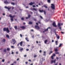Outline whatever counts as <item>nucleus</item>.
Wrapping results in <instances>:
<instances>
[{
	"mask_svg": "<svg viewBox=\"0 0 65 65\" xmlns=\"http://www.w3.org/2000/svg\"><path fill=\"white\" fill-rule=\"evenodd\" d=\"M3 30L4 31H6V32L7 33H9V32H10L9 30L8 29V27L7 28L5 27L4 28Z\"/></svg>",
	"mask_w": 65,
	"mask_h": 65,
	"instance_id": "obj_1",
	"label": "nucleus"
},
{
	"mask_svg": "<svg viewBox=\"0 0 65 65\" xmlns=\"http://www.w3.org/2000/svg\"><path fill=\"white\" fill-rule=\"evenodd\" d=\"M8 17H10V18H11V22H13V19L12 18H14V17H15V16L13 15V16H12L11 15H10Z\"/></svg>",
	"mask_w": 65,
	"mask_h": 65,
	"instance_id": "obj_2",
	"label": "nucleus"
},
{
	"mask_svg": "<svg viewBox=\"0 0 65 65\" xmlns=\"http://www.w3.org/2000/svg\"><path fill=\"white\" fill-rule=\"evenodd\" d=\"M12 42H13V44H14L16 42H17V41L15 40V39H12Z\"/></svg>",
	"mask_w": 65,
	"mask_h": 65,
	"instance_id": "obj_3",
	"label": "nucleus"
},
{
	"mask_svg": "<svg viewBox=\"0 0 65 65\" xmlns=\"http://www.w3.org/2000/svg\"><path fill=\"white\" fill-rule=\"evenodd\" d=\"M51 7L52 9H55V5L54 4H51Z\"/></svg>",
	"mask_w": 65,
	"mask_h": 65,
	"instance_id": "obj_4",
	"label": "nucleus"
},
{
	"mask_svg": "<svg viewBox=\"0 0 65 65\" xmlns=\"http://www.w3.org/2000/svg\"><path fill=\"white\" fill-rule=\"evenodd\" d=\"M39 11H40V12H41V13L43 12H44V14L45 15L46 14V13L45 12V10L43 11V10H39Z\"/></svg>",
	"mask_w": 65,
	"mask_h": 65,
	"instance_id": "obj_5",
	"label": "nucleus"
},
{
	"mask_svg": "<svg viewBox=\"0 0 65 65\" xmlns=\"http://www.w3.org/2000/svg\"><path fill=\"white\" fill-rule=\"evenodd\" d=\"M35 27L36 29L37 30H39V29H40V27L39 26H38L37 25H35Z\"/></svg>",
	"mask_w": 65,
	"mask_h": 65,
	"instance_id": "obj_6",
	"label": "nucleus"
},
{
	"mask_svg": "<svg viewBox=\"0 0 65 65\" xmlns=\"http://www.w3.org/2000/svg\"><path fill=\"white\" fill-rule=\"evenodd\" d=\"M56 59H55L54 60H52L51 61V64H52L53 63H56Z\"/></svg>",
	"mask_w": 65,
	"mask_h": 65,
	"instance_id": "obj_7",
	"label": "nucleus"
},
{
	"mask_svg": "<svg viewBox=\"0 0 65 65\" xmlns=\"http://www.w3.org/2000/svg\"><path fill=\"white\" fill-rule=\"evenodd\" d=\"M52 25L53 27H57V25H56V23L55 22H53L52 24Z\"/></svg>",
	"mask_w": 65,
	"mask_h": 65,
	"instance_id": "obj_8",
	"label": "nucleus"
},
{
	"mask_svg": "<svg viewBox=\"0 0 65 65\" xmlns=\"http://www.w3.org/2000/svg\"><path fill=\"white\" fill-rule=\"evenodd\" d=\"M55 35L56 36V38L58 39H59V38H60V36H59L58 34H55Z\"/></svg>",
	"mask_w": 65,
	"mask_h": 65,
	"instance_id": "obj_9",
	"label": "nucleus"
},
{
	"mask_svg": "<svg viewBox=\"0 0 65 65\" xmlns=\"http://www.w3.org/2000/svg\"><path fill=\"white\" fill-rule=\"evenodd\" d=\"M35 3V2L32 3V2H31L30 3H29V4L30 5H32V4H34Z\"/></svg>",
	"mask_w": 65,
	"mask_h": 65,
	"instance_id": "obj_10",
	"label": "nucleus"
},
{
	"mask_svg": "<svg viewBox=\"0 0 65 65\" xmlns=\"http://www.w3.org/2000/svg\"><path fill=\"white\" fill-rule=\"evenodd\" d=\"M63 45V44L62 43H60L59 44V47H61Z\"/></svg>",
	"mask_w": 65,
	"mask_h": 65,
	"instance_id": "obj_11",
	"label": "nucleus"
},
{
	"mask_svg": "<svg viewBox=\"0 0 65 65\" xmlns=\"http://www.w3.org/2000/svg\"><path fill=\"white\" fill-rule=\"evenodd\" d=\"M20 28H21L22 29H25V27L24 26H21L20 27Z\"/></svg>",
	"mask_w": 65,
	"mask_h": 65,
	"instance_id": "obj_12",
	"label": "nucleus"
},
{
	"mask_svg": "<svg viewBox=\"0 0 65 65\" xmlns=\"http://www.w3.org/2000/svg\"><path fill=\"white\" fill-rule=\"evenodd\" d=\"M6 37L7 38H9V36L8 35H7L6 36Z\"/></svg>",
	"mask_w": 65,
	"mask_h": 65,
	"instance_id": "obj_13",
	"label": "nucleus"
},
{
	"mask_svg": "<svg viewBox=\"0 0 65 65\" xmlns=\"http://www.w3.org/2000/svg\"><path fill=\"white\" fill-rule=\"evenodd\" d=\"M19 44H20V45L21 46H22V45L23 44V41H21L20 43Z\"/></svg>",
	"mask_w": 65,
	"mask_h": 65,
	"instance_id": "obj_14",
	"label": "nucleus"
},
{
	"mask_svg": "<svg viewBox=\"0 0 65 65\" xmlns=\"http://www.w3.org/2000/svg\"><path fill=\"white\" fill-rule=\"evenodd\" d=\"M43 53L44 54H43V55L45 56L46 55V52H45V51H44L43 52Z\"/></svg>",
	"mask_w": 65,
	"mask_h": 65,
	"instance_id": "obj_15",
	"label": "nucleus"
},
{
	"mask_svg": "<svg viewBox=\"0 0 65 65\" xmlns=\"http://www.w3.org/2000/svg\"><path fill=\"white\" fill-rule=\"evenodd\" d=\"M4 3H5V4H8V2L7 1H5L4 2Z\"/></svg>",
	"mask_w": 65,
	"mask_h": 65,
	"instance_id": "obj_16",
	"label": "nucleus"
},
{
	"mask_svg": "<svg viewBox=\"0 0 65 65\" xmlns=\"http://www.w3.org/2000/svg\"><path fill=\"white\" fill-rule=\"evenodd\" d=\"M57 26L58 27H61V24L60 23H58L57 24Z\"/></svg>",
	"mask_w": 65,
	"mask_h": 65,
	"instance_id": "obj_17",
	"label": "nucleus"
},
{
	"mask_svg": "<svg viewBox=\"0 0 65 65\" xmlns=\"http://www.w3.org/2000/svg\"><path fill=\"white\" fill-rule=\"evenodd\" d=\"M55 42L56 43V44H55L56 45H58V41H55Z\"/></svg>",
	"mask_w": 65,
	"mask_h": 65,
	"instance_id": "obj_18",
	"label": "nucleus"
},
{
	"mask_svg": "<svg viewBox=\"0 0 65 65\" xmlns=\"http://www.w3.org/2000/svg\"><path fill=\"white\" fill-rule=\"evenodd\" d=\"M28 24H29V25H32V22L30 21L29 22Z\"/></svg>",
	"mask_w": 65,
	"mask_h": 65,
	"instance_id": "obj_19",
	"label": "nucleus"
},
{
	"mask_svg": "<svg viewBox=\"0 0 65 65\" xmlns=\"http://www.w3.org/2000/svg\"><path fill=\"white\" fill-rule=\"evenodd\" d=\"M48 31V28H47L45 30L43 31V33H44V32H45V31Z\"/></svg>",
	"mask_w": 65,
	"mask_h": 65,
	"instance_id": "obj_20",
	"label": "nucleus"
},
{
	"mask_svg": "<svg viewBox=\"0 0 65 65\" xmlns=\"http://www.w3.org/2000/svg\"><path fill=\"white\" fill-rule=\"evenodd\" d=\"M23 48H20V51L21 52H22V51H23Z\"/></svg>",
	"mask_w": 65,
	"mask_h": 65,
	"instance_id": "obj_21",
	"label": "nucleus"
},
{
	"mask_svg": "<svg viewBox=\"0 0 65 65\" xmlns=\"http://www.w3.org/2000/svg\"><path fill=\"white\" fill-rule=\"evenodd\" d=\"M47 42V40H46L44 41V42L45 44H46V42Z\"/></svg>",
	"mask_w": 65,
	"mask_h": 65,
	"instance_id": "obj_22",
	"label": "nucleus"
},
{
	"mask_svg": "<svg viewBox=\"0 0 65 65\" xmlns=\"http://www.w3.org/2000/svg\"><path fill=\"white\" fill-rule=\"evenodd\" d=\"M25 39L27 40V41L28 42L29 41V40H28V38H26Z\"/></svg>",
	"mask_w": 65,
	"mask_h": 65,
	"instance_id": "obj_23",
	"label": "nucleus"
},
{
	"mask_svg": "<svg viewBox=\"0 0 65 65\" xmlns=\"http://www.w3.org/2000/svg\"><path fill=\"white\" fill-rule=\"evenodd\" d=\"M14 28H15V30H17V29L18 28H17V26H15L14 27Z\"/></svg>",
	"mask_w": 65,
	"mask_h": 65,
	"instance_id": "obj_24",
	"label": "nucleus"
},
{
	"mask_svg": "<svg viewBox=\"0 0 65 65\" xmlns=\"http://www.w3.org/2000/svg\"><path fill=\"white\" fill-rule=\"evenodd\" d=\"M52 53H53V52L52 51H51L50 52L49 54V55H51V54H52Z\"/></svg>",
	"mask_w": 65,
	"mask_h": 65,
	"instance_id": "obj_25",
	"label": "nucleus"
},
{
	"mask_svg": "<svg viewBox=\"0 0 65 65\" xmlns=\"http://www.w3.org/2000/svg\"><path fill=\"white\" fill-rule=\"evenodd\" d=\"M31 9V10L32 9V10H35L36 11V9L35 8H34L33 9L32 8V9Z\"/></svg>",
	"mask_w": 65,
	"mask_h": 65,
	"instance_id": "obj_26",
	"label": "nucleus"
},
{
	"mask_svg": "<svg viewBox=\"0 0 65 65\" xmlns=\"http://www.w3.org/2000/svg\"><path fill=\"white\" fill-rule=\"evenodd\" d=\"M4 52H6V48H5L4 49V51H3Z\"/></svg>",
	"mask_w": 65,
	"mask_h": 65,
	"instance_id": "obj_27",
	"label": "nucleus"
},
{
	"mask_svg": "<svg viewBox=\"0 0 65 65\" xmlns=\"http://www.w3.org/2000/svg\"><path fill=\"white\" fill-rule=\"evenodd\" d=\"M55 54H58V55H59V52H56L55 53Z\"/></svg>",
	"mask_w": 65,
	"mask_h": 65,
	"instance_id": "obj_28",
	"label": "nucleus"
},
{
	"mask_svg": "<svg viewBox=\"0 0 65 65\" xmlns=\"http://www.w3.org/2000/svg\"><path fill=\"white\" fill-rule=\"evenodd\" d=\"M51 58L52 59V60H53V59H54V56H52L51 57Z\"/></svg>",
	"mask_w": 65,
	"mask_h": 65,
	"instance_id": "obj_29",
	"label": "nucleus"
},
{
	"mask_svg": "<svg viewBox=\"0 0 65 65\" xmlns=\"http://www.w3.org/2000/svg\"><path fill=\"white\" fill-rule=\"evenodd\" d=\"M59 29H60V31H61L62 30V28L61 27V26L59 27Z\"/></svg>",
	"mask_w": 65,
	"mask_h": 65,
	"instance_id": "obj_30",
	"label": "nucleus"
},
{
	"mask_svg": "<svg viewBox=\"0 0 65 65\" xmlns=\"http://www.w3.org/2000/svg\"><path fill=\"white\" fill-rule=\"evenodd\" d=\"M43 6L44 7H45V8H47V7L45 5H44Z\"/></svg>",
	"mask_w": 65,
	"mask_h": 65,
	"instance_id": "obj_31",
	"label": "nucleus"
},
{
	"mask_svg": "<svg viewBox=\"0 0 65 65\" xmlns=\"http://www.w3.org/2000/svg\"><path fill=\"white\" fill-rule=\"evenodd\" d=\"M8 10H10V9H11V7H10L9 8L8 7V9H7Z\"/></svg>",
	"mask_w": 65,
	"mask_h": 65,
	"instance_id": "obj_32",
	"label": "nucleus"
},
{
	"mask_svg": "<svg viewBox=\"0 0 65 65\" xmlns=\"http://www.w3.org/2000/svg\"><path fill=\"white\" fill-rule=\"evenodd\" d=\"M47 2L48 3H51V0H47Z\"/></svg>",
	"mask_w": 65,
	"mask_h": 65,
	"instance_id": "obj_33",
	"label": "nucleus"
},
{
	"mask_svg": "<svg viewBox=\"0 0 65 65\" xmlns=\"http://www.w3.org/2000/svg\"><path fill=\"white\" fill-rule=\"evenodd\" d=\"M52 56L53 57H55V56H56V55H55L54 53H53Z\"/></svg>",
	"mask_w": 65,
	"mask_h": 65,
	"instance_id": "obj_34",
	"label": "nucleus"
},
{
	"mask_svg": "<svg viewBox=\"0 0 65 65\" xmlns=\"http://www.w3.org/2000/svg\"><path fill=\"white\" fill-rule=\"evenodd\" d=\"M7 51H10V49L8 48H7Z\"/></svg>",
	"mask_w": 65,
	"mask_h": 65,
	"instance_id": "obj_35",
	"label": "nucleus"
},
{
	"mask_svg": "<svg viewBox=\"0 0 65 65\" xmlns=\"http://www.w3.org/2000/svg\"><path fill=\"white\" fill-rule=\"evenodd\" d=\"M30 17H31V15H28V18H30Z\"/></svg>",
	"mask_w": 65,
	"mask_h": 65,
	"instance_id": "obj_36",
	"label": "nucleus"
},
{
	"mask_svg": "<svg viewBox=\"0 0 65 65\" xmlns=\"http://www.w3.org/2000/svg\"><path fill=\"white\" fill-rule=\"evenodd\" d=\"M3 42H5V39H3Z\"/></svg>",
	"mask_w": 65,
	"mask_h": 65,
	"instance_id": "obj_37",
	"label": "nucleus"
},
{
	"mask_svg": "<svg viewBox=\"0 0 65 65\" xmlns=\"http://www.w3.org/2000/svg\"><path fill=\"white\" fill-rule=\"evenodd\" d=\"M11 4H12V5H14L15 4H14V3H11Z\"/></svg>",
	"mask_w": 65,
	"mask_h": 65,
	"instance_id": "obj_38",
	"label": "nucleus"
},
{
	"mask_svg": "<svg viewBox=\"0 0 65 65\" xmlns=\"http://www.w3.org/2000/svg\"><path fill=\"white\" fill-rule=\"evenodd\" d=\"M55 51V52H58V50H57V49H55L54 50Z\"/></svg>",
	"mask_w": 65,
	"mask_h": 65,
	"instance_id": "obj_39",
	"label": "nucleus"
},
{
	"mask_svg": "<svg viewBox=\"0 0 65 65\" xmlns=\"http://www.w3.org/2000/svg\"><path fill=\"white\" fill-rule=\"evenodd\" d=\"M37 55H35L34 56V58H36V57H37Z\"/></svg>",
	"mask_w": 65,
	"mask_h": 65,
	"instance_id": "obj_40",
	"label": "nucleus"
},
{
	"mask_svg": "<svg viewBox=\"0 0 65 65\" xmlns=\"http://www.w3.org/2000/svg\"><path fill=\"white\" fill-rule=\"evenodd\" d=\"M21 20H24V18H21Z\"/></svg>",
	"mask_w": 65,
	"mask_h": 65,
	"instance_id": "obj_41",
	"label": "nucleus"
},
{
	"mask_svg": "<svg viewBox=\"0 0 65 65\" xmlns=\"http://www.w3.org/2000/svg\"><path fill=\"white\" fill-rule=\"evenodd\" d=\"M5 61V60L4 59H3L2 60V62H4V61Z\"/></svg>",
	"mask_w": 65,
	"mask_h": 65,
	"instance_id": "obj_42",
	"label": "nucleus"
},
{
	"mask_svg": "<svg viewBox=\"0 0 65 65\" xmlns=\"http://www.w3.org/2000/svg\"><path fill=\"white\" fill-rule=\"evenodd\" d=\"M17 63V62L16 61H14L13 62V63H14V64H15Z\"/></svg>",
	"mask_w": 65,
	"mask_h": 65,
	"instance_id": "obj_43",
	"label": "nucleus"
},
{
	"mask_svg": "<svg viewBox=\"0 0 65 65\" xmlns=\"http://www.w3.org/2000/svg\"><path fill=\"white\" fill-rule=\"evenodd\" d=\"M5 8H6V9H7L8 8V7H7L6 6H5Z\"/></svg>",
	"mask_w": 65,
	"mask_h": 65,
	"instance_id": "obj_44",
	"label": "nucleus"
},
{
	"mask_svg": "<svg viewBox=\"0 0 65 65\" xmlns=\"http://www.w3.org/2000/svg\"><path fill=\"white\" fill-rule=\"evenodd\" d=\"M40 18H41V19H43L42 18V17H41V16H40Z\"/></svg>",
	"mask_w": 65,
	"mask_h": 65,
	"instance_id": "obj_45",
	"label": "nucleus"
},
{
	"mask_svg": "<svg viewBox=\"0 0 65 65\" xmlns=\"http://www.w3.org/2000/svg\"><path fill=\"white\" fill-rule=\"evenodd\" d=\"M11 48H14V46H11Z\"/></svg>",
	"mask_w": 65,
	"mask_h": 65,
	"instance_id": "obj_46",
	"label": "nucleus"
},
{
	"mask_svg": "<svg viewBox=\"0 0 65 65\" xmlns=\"http://www.w3.org/2000/svg\"><path fill=\"white\" fill-rule=\"evenodd\" d=\"M26 51H29V49H26Z\"/></svg>",
	"mask_w": 65,
	"mask_h": 65,
	"instance_id": "obj_47",
	"label": "nucleus"
},
{
	"mask_svg": "<svg viewBox=\"0 0 65 65\" xmlns=\"http://www.w3.org/2000/svg\"><path fill=\"white\" fill-rule=\"evenodd\" d=\"M28 61H29V62H31V60L30 59H29V60H28Z\"/></svg>",
	"mask_w": 65,
	"mask_h": 65,
	"instance_id": "obj_48",
	"label": "nucleus"
},
{
	"mask_svg": "<svg viewBox=\"0 0 65 65\" xmlns=\"http://www.w3.org/2000/svg\"><path fill=\"white\" fill-rule=\"evenodd\" d=\"M34 47V46H32L31 47V48H33Z\"/></svg>",
	"mask_w": 65,
	"mask_h": 65,
	"instance_id": "obj_49",
	"label": "nucleus"
},
{
	"mask_svg": "<svg viewBox=\"0 0 65 65\" xmlns=\"http://www.w3.org/2000/svg\"><path fill=\"white\" fill-rule=\"evenodd\" d=\"M28 62L27 61H26L25 62V63H26V64H28Z\"/></svg>",
	"mask_w": 65,
	"mask_h": 65,
	"instance_id": "obj_50",
	"label": "nucleus"
},
{
	"mask_svg": "<svg viewBox=\"0 0 65 65\" xmlns=\"http://www.w3.org/2000/svg\"><path fill=\"white\" fill-rule=\"evenodd\" d=\"M24 57H27V55H24Z\"/></svg>",
	"mask_w": 65,
	"mask_h": 65,
	"instance_id": "obj_51",
	"label": "nucleus"
},
{
	"mask_svg": "<svg viewBox=\"0 0 65 65\" xmlns=\"http://www.w3.org/2000/svg\"><path fill=\"white\" fill-rule=\"evenodd\" d=\"M61 33L62 34H64V32H61Z\"/></svg>",
	"mask_w": 65,
	"mask_h": 65,
	"instance_id": "obj_52",
	"label": "nucleus"
},
{
	"mask_svg": "<svg viewBox=\"0 0 65 65\" xmlns=\"http://www.w3.org/2000/svg\"><path fill=\"white\" fill-rule=\"evenodd\" d=\"M20 37H22V34H20Z\"/></svg>",
	"mask_w": 65,
	"mask_h": 65,
	"instance_id": "obj_53",
	"label": "nucleus"
},
{
	"mask_svg": "<svg viewBox=\"0 0 65 65\" xmlns=\"http://www.w3.org/2000/svg\"><path fill=\"white\" fill-rule=\"evenodd\" d=\"M14 8V7H12V10H13V9Z\"/></svg>",
	"mask_w": 65,
	"mask_h": 65,
	"instance_id": "obj_54",
	"label": "nucleus"
},
{
	"mask_svg": "<svg viewBox=\"0 0 65 65\" xmlns=\"http://www.w3.org/2000/svg\"><path fill=\"white\" fill-rule=\"evenodd\" d=\"M39 52L41 53V52H42V51H41V50H40L39 51Z\"/></svg>",
	"mask_w": 65,
	"mask_h": 65,
	"instance_id": "obj_55",
	"label": "nucleus"
},
{
	"mask_svg": "<svg viewBox=\"0 0 65 65\" xmlns=\"http://www.w3.org/2000/svg\"><path fill=\"white\" fill-rule=\"evenodd\" d=\"M54 42V41L53 40H52V42Z\"/></svg>",
	"mask_w": 65,
	"mask_h": 65,
	"instance_id": "obj_56",
	"label": "nucleus"
},
{
	"mask_svg": "<svg viewBox=\"0 0 65 65\" xmlns=\"http://www.w3.org/2000/svg\"><path fill=\"white\" fill-rule=\"evenodd\" d=\"M56 59L57 60H58V59H59V58H58V57H57L56 58Z\"/></svg>",
	"mask_w": 65,
	"mask_h": 65,
	"instance_id": "obj_57",
	"label": "nucleus"
},
{
	"mask_svg": "<svg viewBox=\"0 0 65 65\" xmlns=\"http://www.w3.org/2000/svg\"><path fill=\"white\" fill-rule=\"evenodd\" d=\"M34 21H36V19H34Z\"/></svg>",
	"mask_w": 65,
	"mask_h": 65,
	"instance_id": "obj_58",
	"label": "nucleus"
},
{
	"mask_svg": "<svg viewBox=\"0 0 65 65\" xmlns=\"http://www.w3.org/2000/svg\"><path fill=\"white\" fill-rule=\"evenodd\" d=\"M36 24L37 25H38V23H36Z\"/></svg>",
	"mask_w": 65,
	"mask_h": 65,
	"instance_id": "obj_59",
	"label": "nucleus"
},
{
	"mask_svg": "<svg viewBox=\"0 0 65 65\" xmlns=\"http://www.w3.org/2000/svg\"><path fill=\"white\" fill-rule=\"evenodd\" d=\"M26 24V23L25 22H24L23 23V25H25Z\"/></svg>",
	"mask_w": 65,
	"mask_h": 65,
	"instance_id": "obj_60",
	"label": "nucleus"
},
{
	"mask_svg": "<svg viewBox=\"0 0 65 65\" xmlns=\"http://www.w3.org/2000/svg\"><path fill=\"white\" fill-rule=\"evenodd\" d=\"M32 7H35V5H33L32 6Z\"/></svg>",
	"mask_w": 65,
	"mask_h": 65,
	"instance_id": "obj_61",
	"label": "nucleus"
},
{
	"mask_svg": "<svg viewBox=\"0 0 65 65\" xmlns=\"http://www.w3.org/2000/svg\"><path fill=\"white\" fill-rule=\"evenodd\" d=\"M16 54H18V52H16Z\"/></svg>",
	"mask_w": 65,
	"mask_h": 65,
	"instance_id": "obj_62",
	"label": "nucleus"
},
{
	"mask_svg": "<svg viewBox=\"0 0 65 65\" xmlns=\"http://www.w3.org/2000/svg\"><path fill=\"white\" fill-rule=\"evenodd\" d=\"M18 60H19V58H18V59L17 60V61H18Z\"/></svg>",
	"mask_w": 65,
	"mask_h": 65,
	"instance_id": "obj_63",
	"label": "nucleus"
},
{
	"mask_svg": "<svg viewBox=\"0 0 65 65\" xmlns=\"http://www.w3.org/2000/svg\"><path fill=\"white\" fill-rule=\"evenodd\" d=\"M31 31H33V29H31Z\"/></svg>",
	"mask_w": 65,
	"mask_h": 65,
	"instance_id": "obj_64",
	"label": "nucleus"
}]
</instances>
